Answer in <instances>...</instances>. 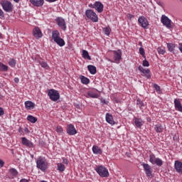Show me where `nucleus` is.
Segmentation results:
<instances>
[{
	"label": "nucleus",
	"mask_w": 182,
	"mask_h": 182,
	"mask_svg": "<svg viewBox=\"0 0 182 182\" xmlns=\"http://www.w3.org/2000/svg\"><path fill=\"white\" fill-rule=\"evenodd\" d=\"M37 168L41 171H46L48 170V161L42 156H40L36 161Z\"/></svg>",
	"instance_id": "obj_1"
},
{
	"label": "nucleus",
	"mask_w": 182,
	"mask_h": 182,
	"mask_svg": "<svg viewBox=\"0 0 182 182\" xmlns=\"http://www.w3.org/2000/svg\"><path fill=\"white\" fill-rule=\"evenodd\" d=\"M0 4L5 12H12L14 11V5L8 0L1 1Z\"/></svg>",
	"instance_id": "obj_2"
},
{
	"label": "nucleus",
	"mask_w": 182,
	"mask_h": 182,
	"mask_svg": "<svg viewBox=\"0 0 182 182\" xmlns=\"http://www.w3.org/2000/svg\"><path fill=\"white\" fill-rule=\"evenodd\" d=\"M85 16L87 19L92 21V22H99V17L95 12L93 11L92 9H88L85 11Z\"/></svg>",
	"instance_id": "obj_3"
},
{
	"label": "nucleus",
	"mask_w": 182,
	"mask_h": 182,
	"mask_svg": "<svg viewBox=\"0 0 182 182\" xmlns=\"http://www.w3.org/2000/svg\"><path fill=\"white\" fill-rule=\"evenodd\" d=\"M48 96L52 100L53 102H56L59 100L60 97V95L59 94V92L58 90L51 89L48 92Z\"/></svg>",
	"instance_id": "obj_4"
},
{
	"label": "nucleus",
	"mask_w": 182,
	"mask_h": 182,
	"mask_svg": "<svg viewBox=\"0 0 182 182\" xmlns=\"http://www.w3.org/2000/svg\"><path fill=\"white\" fill-rule=\"evenodd\" d=\"M95 171L100 177H109V171L103 166H97L95 168Z\"/></svg>",
	"instance_id": "obj_5"
},
{
	"label": "nucleus",
	"mask_w": 182,
	"mask_h": 182,
	"mask_svg": "<svg viewBox=\"0 0 182 182\" xmlns=\"http://www.w3.org/2000/svg\"><path fill=\"white\" fill-rule=\"evenodd\" d=\"M161 22L164 25V26H166L168 29H171V21L168 17L166 15H162L161 18Z\"/></svg>",
	"instance_id": "obj_6"
},
{
	"label": "nucleus",
	"mask_w": 182,
	"mask_h": 182,
	"mask_svg": "<svg viewBox=\"0 0 182 182\" xmlns=\"http://www.w3.org/2000/svg\"><path fill=\"white\" fill-rule=\"evenodd\" d=\"M55 22L57 25H58L59 28L62 29L63 31H66V21L63 19L62 17H57L55 18Z\"/></svg>",
	"instance_id": "obj_7"
},
{
	"label": "nucleus",
	"mask_w": 182,
	"mask_h": 182,
	"mask_svg": "<svg viewBox=\"0 0 182 182\" xmlns=\"http://www.w3.org/2000/svg\"><path fill=\"white\" fill-rule=\"evenodd\" d=\"M141 166L144 167L146 177H153V169L151 168V166L149 165V164L144 163H143Z\"/></svg>",
	"instance_id": "obj_8"
},
{
	"label": "nucleus",
	"mask_w": 182,
	"mask_h": 182,
	"mask_svg": "<svg viewBox=\"0 0 182 182\" xmlns=\"http://www.w3.org/2000/svg\"><path fill=\"white\" fill-rule=\"evenodd\" d=\"M138 22L141 26L144 28V29H147L149 26V21L146 17H144V16H139L138 18Z\"/></svg>",
	"instance_id": "obj_9"
},
{
	"label": "nucleus",
	"mask_w": 182,
	"mask_h": 182,
	"mask_svg": "<svg viewBox=\"0 0 182 182\" xmlns=\"http://www.w3.org/2000/svg\"><path fill=\"white\" fill-rule=\"evenodd\" d=\"M67 134L70 136H75V134H77V131L76 130V128H75V126L72 124H70L67 126Z\"/></svg>",
	"instance_id": "obj_10"
},
{
	"label": "nucleus",
	"mask_w": 182,
	"mask_h": 182,
	"mask_svg": "<svg viewBox=\"0 0 182 182\" xmlns=\"http://www.w3.org/2000/svg\"><path fill=\"white\" fill-rule=\"evenodd\" d=\"M138 70H140V72L142 73V75L145 76V77H147V79H150L151 77L149 69H144L143 66L139 65Z\"/></svg>",
	"instance_id": "obj_11"
},
{
	"label": "nucleus",
	"mask_w": 182,
	"mask_h": 182,
	"mask_svg": "<svg viewBox=\"0 0 182 182\" xmlns=\"http://www.w3.org/2000/svg\"><path fill=\"white\" fill-rule=\"evenodd\" d=\"M33 35L36 39H40V38H42L43 36V33H42V31H41V28L39 27H35L33 30Z\"/></svg>",
	"instance_id": "obj_12"
},
{
	"label": "nucleus",
	"mask_w": 182,
	"mask_h": 182,
	"mask_svg": "<svg viewBox=\"0 0 182 182\" xmlns=\"http://www.w3.org/2000/svg\"><path fill=\"white\" fill-rule=\"evenodd\" d=\"M103 8H105V6L100 1H96L93 5V9L97 10L99 14L103 12Z\"/></svg>",
	"instance_id": "obj_13"
},
{
	"label": "nucleus",
	"mask_w": 182,
	"mask_h": 182,
	"mask_svg": "<svg viewBox=\"0 0 182 182\" xmlns=\"http://www.w3.org/2000/svg\"><path fill=\"white\" fill-rule=\"evenodd\" d=\"M21 143L23 146H26V147H29L30 149H33V143L26 139V137H22L21 138Z\"/></svg>",
	"instance_id": "obj_14"
},
{
	"label": "nucleus",
	"mask_w": 182,
	"mask_h": 182,
	"mask_svg": "<svg viewBox=\"0 0 182 182\" xmlns=\"http://www.w3.org/2000/svg\"><path fill=\"white\" fill-rule=\"evenodd\" d=\"M174 168L176 173H178L179 174H182V162L180 161H175Z\"/></svg>",
	"instance_id": "obj_15"
},
{
	"label": "nucleus",
	"mask_w": 182,
	"mask_h": 182,
	"mask_svg": "<svg viewBox=\"0 0 182 182\" xmlns=\"http://www.w3.org/2000/svg\"><path fill=\"white\" fill-rule=\"evenodd\" d=\"M29 1L33 5V6H36L37 8L43 6V4H45L44 0H29Z\"/></svg>",
	"instance_id": "obj_16"
},
{
	"label": "nucleus",
	"mask_w": 182,
	"mask_h": 182,
	"mask_svg": "<svg viewBox=\"0 0 182 182\" xmlns=\"http://www.w3.org/2000/svg\"><path fill=\"white\" fill-rule=\"evenodd\" d=\"M114 59L115 62H120L122 60V50H118L114 51Z\"/></svg>",
	"instance_id": "obj_17"
},
{
	"label": "nucleus",
	"mask_w": 182,
	"mask_h": 182,
	"mask_svg": "<svg viewBox=\"0 0 182 182\" xmlns=\"http://www.w3.org/2000/svg\"><path fill=\"white\" fill-rule=\"evenodd\" d=\"M99 97V93L96 92L95 90L89 91L86 95V97H92V99H98Z\"/></svg>",
	"instance_id": "obj_18"
},
{
	"label": "nucleus",
	"mask_w": 182,
	"mask_h": 182,
	"mask_svg": "<svg viewBox=\"0 0 182 182\" xmlns=\"http://www.w3.org/2000/svg\"><path fill=\"white\" fill-rule=\"evenodd\" d=\"M174 106L176 110H177L178 112H181V113H182V105L181 102H180V100H174Z\"/></svg>",
	"instance_id": "obj_19"
},
{
	"label": "nucleus",
	"mask_w": 182,
	"mask_h": 182,
	"mask_svg": "<svg viewBox=\"0 0 182 182\" xmlns=\"http://www.w3.org/2000/svg\"><path fill=\"white\" fill-rule=\"evenodd\" d=\"M105 119L107 123L109 124H115L114 120H113V115L110 114L109 113H107L105 115Z\"/></svg>",
	"instance_id": "obj_20"
},
{
	"label": "nucleus",
	"mask_w": 182,
	"mask_h": 182,
	"mask_svg": "<svg viewBox=\"0 0 182 182\" xmlns=\"http://www.w3.org/2000/svg\"><path fill=\"white\" fill-rule=\"evenodd\" d=\"M134 124L136 127H138V129H141V127L143 126V124H144V122H143V119H141V118H135Z\"/></svg>",
	"instance_id": "obj_21"
},
{
	"label": "nucleus",
	"mask_w": 182,
	"mask_h": 182,
	"mask_svg": "<svg viewBox=\"0 0 182 182\" xmlns=\"http://www.w3.org/2000/svg\"><path fill=\"white\" fill-rule=\"evenodd\" d=\"M25 106L27 110H31L35 107V103L31 101H26L25 102Z\"/></svg>",
	"instance_id": "obj_22"
},
{
	"label": "nucleus",
	"mask_w": 182,
	"mask_h": 182,
	"mask_svg": "<svg viewBox=\"0 0 182 182\" xmlns=\"http://www.w3.org/2000/svg\"><path fill=\"white\" fill-rule=\"evenodd\" d=\"M60 38V33H59V31L55 30L52 32V39L55 41L57 39H59Z\"/></svg>",
	"instance_id": "obj_23"
},
{
	"label": "nucleus",
	"mask_w": 182,
	"mask_h": 182,
	"mask_svg": "<svg viewBox=\"0 0 182 182\" xmlns=\"http://www.w3.org/2000/svg\"><path fill=\"white\" fill-rule=\"evenodd\" d=\"M92 152L94 153V154H102V153H103L102 149L96 145H94L92 146Z\"/></svg>",
	"instance_id": "obj_24"
},
{
	"label": "nucleus",
	"mask_w": 182,
	"mask_h": 182,
	"mask_svg": "<svg viewBox=\"0 0 182 182\" xmlns=\"http://www.w3.org/2000/svg\"><path fill=\"white\" fill-rule=\"evenodd\" d=\"M80 79L83 85H89L90 83V80L83 75H80Z\"/></svg>",
	"instance_id": "obj_25"
},
{
	"label": "nucleus",
	"mask_w": 182,
	"mask_h": 182,
	"mask_svg": "<svg viewBox=\"0 0 182 182\" xmlns=\"http://www.w3.org/2000/svg\"><path fill=\"white\" fill-rule=\"evenodd\" d=\"M54 42L55 43H57V45H58V46H60V47H63V46H65V40H63V38H58L57 40L54 41Z\"/></svg>",
	"instance_id": "obj_26"
},
{
	"label": "nucleus",
	"mask_w": 182,
	"mask_h": 182,
	"mask_svg": "<svg viewBox=\"0 0 182 182\" xmlns=\"http://www.w3.org/2000/svg\"><path fill=\"white\" fill-rule=\"evenodd\" d=\"M87 69H88L90 73H91V75H96L97 70H96V67L95 65H88Z\"/></svg>",
	"instance_id": "obj_27"
},
{
	"label": "nucleus",
	"mask_w": 182,
	"mask_h": 182,
	"mask_svg": "<svg viewBox=\"0 0 182 182\" xmlns=\"http://www.w3.org/2000/svg\"><path fill=\"white\" fill-rule=\"evenodd\" d=\"M164 128H163V126L161 124H156L154 127V130L156 131V133H162L163 130Z\"/></svg>",
	"instance_id": "obj_28"
},
{
	"label": "nucleus",
	"mask_w": 182,
	"mask_h": 182,
	"mask_svg": "<svg viewBox=\"0 0 182 182\" xmlns=\"http://www.w3.org/2000/svg\"><path fill=\"white\" fill-rule=\"evenodd\" d=\"M65 165L62 163L57 164V170L60 171V173H63L65 171Z\"/></svg>",
	"instance_id": "obj_29"
},
{
	"label": "nucleus",
	"mask_w": 182,
	"mask_h": 182,
	"mask_svg": "<svg viewBox=\"0 0 182 182\" xmlns=\"http://www.w3.org/2000/svg\"><path fill=\"white\" fill-rule=\"evenodd\" d=\"M82 55V58H84V59H87L88 60H92V58L90 57V55H89V52H87V50H83Z\"/></svg>",
	"instance_id": "obj_30"
},
{
	"label": "nucleus",
	"mask_w": 182,
	"mask_h": 182,
	"mask_svg": "<svg viewBox=\"0 0 182 182\" xmlns=\"http://www.w3.org/2000/svg\"><path fill=\"white\" fill-rule=\"evenodd\" d=\"M27 120L30 122L31 123H36L38 122V118L32 116V115H28L27 117Z\"/></svg>",
	"instance_id": "obj_31"
},
{
	"label": "nucleus",
	"mask_w": 182,
	"mask_h": 182,
	"mask_svg": "<svg viewBox=\"0 0 182 182\" xmlns=\"http://www.w3.org/2000/svg\"><path fill=\"white\" fill-rule=\"evenodd\" d=\"M136 105L137 106H139V109H142L146 106V105H144V102H143V101H141V100L140 99L136 100Z\"/></svg>",
	"instance_id": "obj_32"
},
{
	"label": "nucleus",
	"mask_w": 182,
	"mask_h": 182,
	"mask_svg": "<svg viewBox=\"0 0 182 182\" xmlns=\"http://www.w3.org/2000/svg\"><path fill=\"white\" fill-rule=\"evenodd\" d=\"M152 164H156L159 167H161L163 166V160L159 158H156V160Z\"/></svg>",
	"instance_id": "obj_33"
},
{
	"label": "nucleus",
	"mask_w": 182,
	"mask_h": 182,
	"mask_svg": "<svg viewBox=\"0 0 182 182\" xmlns=\"http://www.w3.org/2000/svg\"><path fill=\"white\" fill-rule=\"evenodd\" d=\"M9 65L11 68H15V66H16V60L14 58H10Z\"/></svg>",
	"instance_id": "obj_34"
},
{
	"label": "nucleus",
	"mask_w": 182,
	"mask_h": 182,
	"mask_svg": "<svg viewBox=\"0 0 182 182\" xmlns=\"http://www.w3.org/2000/svg\"><path fill=\"white\" fill-rule=\"evenodd\" d=\"M167 48H168V50H169V52H173L174 48H176V46L173 43H168Z\"/></svg>",
	"instance_id": "obj_35"
},
{
	"label": "nucleus",
	"mask_w": 182,
	"mask_h": 182,
	"mask_svg": "<svg viewBox=\"0 0 182 182\" xmlns=\"http://www.w3.org/2000/svg\"><path fill=\"white\" fill-rule=\"evenodd\" d=\"M9 171L11 176H14V177H16V176H18V171L14 168L9 169Z\"/></svg>",
	"instance_id": "obj_36"
},
{
	"label": "nucleus",
	"mask_w": 182,
	"mask_h": 182,
	"mask_svg": "<svg viewBox=\"0 0 182 182\" xmlns=\"http://www.w3.org/2000/svg\"><path fill=\"white\" fill-rule=\"evenodd\" d=\"M0 70L1 72H7L8 66L0 62Z\"/></svg>",
	"instance_id": "obj_37"
},
{
	"label": "nucleus",
	"mask_w": 182,
	"mask_h": 182,
	"mask_svg": "<svg viewBox=\"0 0 182 182\" xmlns=\"http://www.w3.org/2000/svg\"><path fill=\"white\" fill-rule=\"evenodd\" d=\"M157 158H156V155H154V154H151L149 155V161L150 163H151V164H154V161H156Z\"/></svg>",
	"instance_id": "obj_38"
},
{
	"label": "nucleus",
	"mask_w": 182,
	"mask_h": 182,
	"mask_svg": "<svg viewBox=\"0 0 182 182\" xmlns=\"http://www.w3.org/2000/svg\"><path fill=\"white\" fill-rule=\"evenodd\" d=\"M103 32L107 35V36H109L110 35V32H112V29L110 27H105L103 28Z\"/></svg>",
	"instance_id": "obj_39"
},
{
	"label": "nucleus",
	"mask_w": 182,
	"mask_h": 182,
	"mask_svg": "<svg viewBox=\"0 0 182 182\" xmlns=\"http://www.w3.org/2000/svg\"><path fill=\"white\" fill-rule=\"evenodd\" d=\"M40 65L41 68H43V69H46V70L49 69V65H48L47 62L42 61L41 63H40Z\"/></svg>",
	"instance_id": "obj_40"
},
{
	"label": "nucleus",
	"mask_w": 182,
	"mask_h": 182,
	"mask_svg": "<svg viewBox=\"0 0 182 182\" xmlns=\"http://www.w3.org/2000/svg\"><path fill=\"white\" fill-rule=\"evenodd\" d=\"M55 132L60 134H62V133H63V128L60 126H57L55 128Z\"/></svg>",
	"instance_id": "obj_41"
},
{
	"label": "nucleus",
	"mask_w": 182,
	"mask_h": 182,
	"mask_svg": "<svg viewBox=\"0 0 182 182\" xmlns=\"http://www.w3.org/2000/svg\"><path fill=\"white\" fill-rule=\"evenodd\" d=\"M157 52L159 53V55H164V53H166V50L159 47L157 48Z\"/></svg>",
	"instance_id": "obj_42"
},
{
	"label": "nucleus",
	"mask_w": 182,
	"mask_h": 182,
	"mask_svg": "<svg viewBox=\"0 0 182 182\" xmlns=\"http://www.w3.org/2000/svg\"><path fill=\"white\" fill-rule=\"evenodd\" d=\"M142 65L146 67V68H149V66H150V63L146 60H144L142 62Z\"/></svg>",
	"instance_id": "obj_43"
},
{
	"label": "nucleus",
	"mask_w": 182,
	"mask_h": 182,
	"mask_svg": "<svg viewBox=\"0 0 182 182\" xmlns=\"http://www.w3.org/2000/svg\"><path fill=\"white\" fill-rule=\"evenodd\" d=\"M139 53H140V55H141V56H143V58H144V55H146V53L144 52V48H140Z\"/></svg>",
	"instance_id": "obj_44"
},
{
	"label": "nucleus",
	"mask_w": 182,
	"mask_h": 182,
	"mask_svg": "<svg viewBox=\"0 0 182 182\" xmlns=\"http://www.w3.org/2000/svg\"><path fill=\"white\" fill-rule=\"evenodd\" d=\"M5 18V14L4 13V11L0 9V19H4Z\"/></svg>",
	"instance_id": "obj_45"
},
{
	"label": "nucleus",
	"mask_w": 182,
	"mask_h": 182,
	"mask_svg": "<svg viewBox=\"0 0 182 182\" xmlns=\"http://www.w3.org/2000/svg\"><path fill=\"white\" fill-rule=\"evenodd\" d=\"M154 87L156 92H160V86H159L157 84L154 85Z\"/></svg>",
	"instance_id": "obj_46"
},
{
	"label": "nucleus",
	"mask_w": 182,
	"mask_h": 182,
	"mask_svg": "<svg viewBox=\"0 0 182 182\" xmlns=\"http://www.w3.org/2000/svg\"><path fill=\"white\" fill-rule=\"evenodd\" d=\"M127 17L128 18V19H133V18H134V16H133L130 14H127Z\"/></svg>",
	"instance_id": "obj_47"
},
{
	"label": "nucleus",
	"mask_w": 182,
	"mask_h": 182,
	"mask_svg": "<svg viewBox=\"0 0 182 182\" xmlns=\"http://www.w3.org/2000/svg\"><path fill=\"white\" fill-rule=\"evenodd\" d=\"M4 114H5L4 109L2 107H0V116H4Z\"/></svg>",
	"instance_id": "obj_48"
},
{
	"label": "nucleus",
	"mask_w": 182,
	"mask_h": 182,
	"mask_svg": "<svg viewBox=\"0 0 182 182\" xmlns=\"http://www.w3.org/2000/svg\"><path fill=\"white\" fill-rule=\"evenodd\" d=\"M5 164V162H4L1 159H0V168H2V166Z\"/></svg>",
	"instance_id": "obj_49"
},
{
	"label": "nucleus",
	"mask_w": 182,
	"mask_h": 182,
	"mask_svg": "<svg viewBox=\"0 0 182 182\" xmlns=\"http://www.w3.org/2000/svg\"><path fill=\"white\" fill-rule=\"evenodd\" d=\"M63 163L64 164H68V160L66 159H65V158H63Z\"/></svg>",
	"instance_id": "obj_50"
},
{
	"label": "nucleus",
	"mask_w": 182,
	"mask_h": 182,
	"mask_svg": "<svg viewBox=\"0 0 182 182\" xmlns=\"http://www.w3.org/2000/svg\"><path fill=\"white\" fill-rule=\"evenodd\" d=\"M14 82H15V83H19V78L15 77L14 78Z\"/></svg>",
	"instance_id": "obj_51"
},
{
	"label": "nucleus",
	"mask_w": 182,
	"mask_h": 182,
	"mask_svg": "<svg viewBox=\"0 0 182 182\" xmlns=\"http://www.w3.org/2000/svg\"><path fill=\"white\" fill-rule=\"evenodd\" d=\"M179 50L182 53V43H179V47H178Z\"/></svg>",
	"instance_id": "obj_52"
},
{
	"label": "nucleus",
	"mask_w": 182,
	"mask_h": 182,
	"mask_svg": "<svg viewBox=\"0 0 182 182\" xmlns=\"http://www.w3.org/2000/svg\"><path fill=\"white\" fill-rule=\"evenodd\" d=\"M47 2L53 3V2H56V1L58 0H46Z\"/></svg>",
	"instance_id": "obj_53"
},
{
	"label": "nucleus",
	"mask_w": 182,
	"mask_h": 182,
	"mask_svg": "<svg viewBox=\"0 0 182 182\" xmlns=\"http://www.w3.org/2000/svg\"><path fill=\"white\" fill-rule=\"evenodd\" d=\"M20 182H29V181H28L27 179L26 178H23L20 181Z\"/></svg>",
	"instance_id": "obj_54"
},
{
	"label": "nucleus",
	"mask_w": 182,
	"mask_h": 182,
	"mask_svg": "<svg viewBox=\"0 0 182 182\" xmlns=\"http://www.w3.org/2000/svg\"><path fill=\"white\" fill-rule=\"evenodd\" d=\"M35 60L37 63H39V65H41V63H42L41 62V60H38L37 58H36Z\"/></svg>",
	"instance_id": "obj_55"
},
{
	"label": "nucleus",
	"mask_w": 182,
	"mask_h": 182,
	"mask_svg": "<svg viewBox=\"0 0 182 182\" xmlns=\"http://www.w3.org/2000/svg\"><path fill=\"white\" fill-rule=\"evenodd\" d=\"M95 4H89V7L90 8H93V6H94Z\"/></svg>",
	"instance_id": "obj_56"
},
{
	"label": "nucleus",
	"mask_w": 182,
	"mask_h": 182,
	"mask_svg": "<svg viewBox=\"0 0 182 182\" xmlns=\"http://www.w3.org/2000/svg\"><path fill=\"white\" fill-rule=\"evenodd\" d=\"M16 4L19 3V0H14Z\"/></svg>",
	"instance_id": "obj_57"
},
{
	"label": "nucleus",
	"mask_w": 182,
	"mask_h": 182,
	"mask_svg": "<svg viewBox=\"0 0 182 182\" xmlns=\"http://www.w3.org/2000/svg\"><path fill=\"white\" fill-rule=\"evenodd\" d=\"M18 132H19V133H21V132H22V128H19V129H18Z\"/></svg>",
	"instance_id": "obj_58"
},
{
	"label": "nucleus",
	"mask_w": 182,
	"mask_h": 182,
	"mask_svg": "<svg viewBox=\"0 0 182 182\" xmlns=\"http://www.w3.org/2000/svg\"><path fill=\"white\" fill-rule=\"evenodd\" d=\"M25 132H29V129H28V128H26V129H25Z\"/></svg>",
	"instance_id": "obj_59"
},
{
	"label": "nucleus",
	"mask_w": 182,
	"mask_h": 182,
	"mask_svg": "<svg viewBox=\"0 0 182 182\" xmlns=\"http://www.w3.org/2000/svg\"><path fill=\"white\" fill-rule=\"evenodd\" d=\"M173 140H176V137H173Z\"/></svg>",
	"instance_id": "obj_60"
},
{
	"label": "nucleus",
	"mask_w": 182,
	"mask_h": 182,
	"mask_svg": "<svg viewBox=\"0 0 182 182\" xmlns=\"http://www.w3.org/2000/svg\"><path fill=\"white\" fill-rule=\"evenodd\" d=\"M173 140H176V137H173Z\"/></svg>",
	"instance_id": "obj_61"
},
{
	"label": "nucleus",
	"mask_w": 182,
	"mask_h": 182,
	"mask_svg": "<svg viewBox=\"0 0 182 182\" xmlns=\"http://www.w3.org/2000/svg\"><path fill=\"white\" fill-rule=\"evenodd\" d=\"M181 1H182V0H181Z\"/></svg>",
	"instance_id": "obj_62"
}]
</instances>
